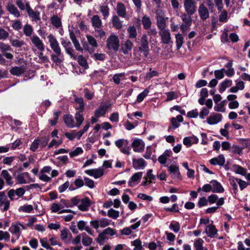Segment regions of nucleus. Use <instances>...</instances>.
Wrapping results in <instances>:
<instances>
[{
	"label": "nucleus",
	"mask_w": 250,
	"mask_h": 250,
	"mask_svg": "<svg viewBox=\"0 0 250 250\" xmlns=\"http://www.w3.org/2000/svg\"><path fill=\"white\" fill-rule=\"evenodd\" d=\"M86 38L87 42H83V47L84 50L87 51L89 54H93L98 46L97 42L95 38L91 35H87Z\"/></svg>",
	"instance_id": "nucleus-1"
},
{
	"label": "nucleus",
	"mask_w": 250,
	"mask_h": 250,
	"mask_svg": "<svg viewBox=\"0 0 250 250\" xmlns=\"http://www.w3.org/2000/svg\"><path fill=\"white\" fill-rule=\"evenodd\" d=\"M106 47L109 50L117 51L120 47V40L118 37L114 34L110 35L106 41Z\"/></svg>",
	"instance_id": "nucleus-2"
},
{
	"label": "nucleus",
	"mask_w": 250,
	"mask_h": 250,
	"mask_svg": "<svg viewBox=\"0 0 250 250\" xmlns=\"http://www.w3.org/2000/svg\"><path fill=\"white\" fill-rule=\"evenodd\" d=\"M147 37L146 34H143L138 42V49L143 52L144 54L146 57L148 54L149 46Z\"/></svg>",
	"instance_id": "nucleus-3"
},
{
	"label": "nucleus",
	"mask_w": 250,
	"mask_h": 250,
	"mask_svg": "<svg viewBox=\"0 0 250 250\" xmlns=\"http://www.w3.org/2000/svg\"><path fill=\"white\" fill-rule=\"evenodd\" d=\"M25 229L26 228L23 225L19 222H17L11 224L9 230L15 236L16 239H18L21 236V230Z\"/></svg>",
	"instance_id": "nucleus-4"
},
{
	"label": "nucleus",
	"mask_w": 250,
	"mask_h": 250,
	"mask_svg": "<svg viewBox=\"0 0 250 250\" xmlns=\"http://www.w3.org/2000/svg\"><path fill=\"white\" fill-rule=\"evenodd\" d=\"M111 221L105 218H102L100 219L92 220L90 222V225L96 230L100 227L105 228L110 225Z\"/></svg>",
	"instance_id": "nucleus-5"
},
{
	"label": "nucleus",
	"mask_w": 250,
	"mask_h": 250,
	"mask_svg": "<svg viewBox=\"0 0 250 250\" xmlns=\"http://www.w3.org/2000/svg\"><path fill=\"white\" fill-rule=\"evenodd\" d=\"M184 7L186 13L193 15L196 10V2L194 0H184Z\"/></svg>",
	"instance_id": "nucleus-6"
},
{
	"label": "nucleus",
	"mask_w": 250,
	"mask_h": 250,
	"mask_svg": "<svg viewBox=\"0 0 250 250\" xmlns=\"http://www.w3.org/2000/svg\"><path fill=\"white\" fill-rule=\"evenodd\" d=\"M32 44L38 50L43 51L44 50V45L42 41L36 34L33 35L30 37Z\"/></svg>",
	"instance_id": "nucleus-7"
},
{
	"label": "nucleus",
	"mask_w": 250,
	"mask_h": 250,
	"mask_svg": "<svg viewBox=\"0 0 250 250\" xmlns=\"http://www.w3.org/2000/svg\"><path fill=\"white\" fill-rule=\"evenodd\" d=\"M159 33L161 37V42L165 44L172 43L171 34L168 29L163 30L160 31Z\"/></svg>",
	"instance_id": "nucleus-8"
},
{
	"label": "nucleus",
	"mask_w": 250,
	"mask_h": 250,
	"mask_svg": "<svg viewBox=\"0 0 250 250\" xmlns=\"http://www.w3.org/2000/svg\"><path fill=\"white\" fill-rule=\"evenodd\" d=\"M143 172H138L134 173L129 179L128 184L129 186L133 187L140 182L143 176Z\"/></svg>",
	"instance_id": "nucleus-9"
},
{
	"label": "nucleus",
	"mask_w": 250,
	"mask_h": 250,
	"mask_svg": "<svg viewBox=\"0 0 250 250\" xmlns=\"http://www.w3.org/2000/svg\"><path fill=\"white\" fill-rule=\"evenodd\" d=\"M23 62L24 64L20 67H13L10 70L11 74L14 76H20L23 74L26 70V65L27 64L25 61H23Z\"/></svg>",
	"instance_id": "nucleus-10"
},
{
	"label": "nucleus",
	"mask_w": 250,
	"mask_h": 250,
	"mask_svg": "<svg viewBox=\"0 0 250 250\" xmlns=\"http://www.w3.org/2000/svg\"><path fill=\"white\" fill-rule=\"evenodd\" d=\"M47 39L48 40V42L49 43L50 48L53 51L61 49L58 41L53 34H50L47 36Z\"/></svg>",
	"instance_id": "nucleus-11"
},
{
	"label": "nucleus",
	"mask_w": 250,
	"mask_h": 250,
	"mask_svg": "<svg viewBox=\"0 0 250 250\" xmlns=\"http://www.w3.org/2000/svg\"><path fill=\"white\" fill-rule=\"evenodd\" d=\"M198 14L200 19L205 21L209 18V11L204 3L200 4L198 8Z\"/></svg>",
	"instance_id": "nucleus-12"
},
{
	"label": "nucleus",
	"mask_w": 250,
	"mask_h": 250,
	"mask_svg": "<svg viewBox=\"0 0 250 250\" xmlns=\"http://www.w3.org/2000/svg\"><path fill=\"white\" fill-rule=\"evenodd\" d=\"M145 146L144 142L139 139H135L132 143L133 150L137 152H142L144 150Z\"/></svg>",
	"instance_id": "nucleus-13"
},
{
	"label": "nucleus",
	"mask_w": 250,
	"mask_h": 250,
	"mask_svg": "<svg viewBox=\"0 0 250 250\" xmlns=\"http://www.w3.org/2000/svg\"><path fill=\"white\" fill-rule=\"evenodd\" d=\"M222 119V116L218 113H212L208 118L207 122L210 125H215L220 122Z\"/></svg>",
	"instance_id": "nucleus-14"
},
{
	"label": "nucleus",
	"mask_w": 250,
	"mask_h": 250,
	"mask_svg": "<svg viewBox=\"0 0 250 250\" xmlns=\"http://www.w3.org/2000/svg\"><path fill=\"white\" fill-rule=\"evenodd\" d=\"M171 176L175 179L181 180V176L179 172V169L176 165H171L168 167Z\"/></svg>",
	"instance_id": "nucleus-15"
},
{
	"label": "nucleus",
	"mask_w": 250,
	"mask_h": 250,
	"mask_svg": "<svg viewBox=\"0 0 250 250\" xmlns=\"http://www.w3.org/2000/svg\"><path fill=\"white\" fill-rule=\"evenodd\" d=\"M133 45V43L131 41L128 39L126 40L125 41L122 42L121 50L124 54L127 55L132 50Z\"/></svg>",
	"instance_id": "nucleus-16"
},
{
	"label": "nucleus",
	"mask_w": 250,
	"mask_h": 250,
	"mask_svg": "<svg viewBox=\"0 0 250 250\" xmlns=\"http://www.w3.org/2000/svg\"><path fill=\"white\" fill-rule=\"evenodd\" d=\"M116 10L117 16L122 18H126V9L124 4L122 2H118L116 8Z\"/></svg>",
	"instance_id": "nucleus-17"
},
{
	"label": "nucleus",
	"mask_w": 250,
	"mask_h": 250,
	"mask_svg": "<svg viewBox=\"0 0 250 250\" xmlns=\"http://www.w3.org/2000/svg\"><path fill=\"white\" fill-rule=\"evenodd\" d=\"M54 54L51 55V60L56 64H60L63 61L62 50L53 51Z\"/></svg>",
	"instance_id": "nucleus-18"
},
{
	"label": "nucleus",
	"mask_w": 250,
	"mask_h": 250,
	"mask_svg": "<svg viewBox=\"0 0 250 250\" xmlns=\"http://www.w3.org/2000/svg\"><path fill=\"white\" fill-rule=\"evenodd\" d=\"M85 173L91 176H93L97 179L104 175V171L101 168L86 170Z\"/></svg>",
	"instance_id": "nucleus-19"
},
{
	"label": "nucleus",
	"mask_w": 250,
	"mask_h": 250,
	"mask_svg": "<svg viewBox=\"0 0 250 250\" xmlns=\"http://www.w3.org/2000/svg\"><path fill=\"white\" fill-rule=\"evenodd\" d=\"M74 97L76 110L79 111H83L85 105L83 99L81 97H78L76 95H74Z\"/></svg>",
	"instance_id": "nucleus-20"
},
{
	"label": "nucleus",
	"mask_w": 250,
	"mask_h": 250,
	"mask_svg": "<svg viewBox=\"0 0 250 250\" xmlns=\"http://www.w3.org/2000/svg\"><path fill=\"white\" fill-rule=\"evenodd\" d=\"M111 21L114 28L117 30H122L123 27V21L120 20L119 16L116 15L113 16Z\"/></svg>",
	"instance_id": "nucleus-21"
},
{
	"label": "nucleus",
	"mask_w": 250,
	"mask_h": 250,
	"mask_svg": "<svg viewBox=\"0 0 250 250\" xmlns=\"http://www.w3.org/2000/svg\"><path fill=\"white\" fill-rule=\"evenodd\" d=\"M209 162L212 165L223 166L225 163V158L223 154H220L217 157L210 159Z\"/></svg>",
	"instance_id": "nucleus-22"
},
{
	"label": "nucleus",
	"mask_w": 250,
	"mask_h": 250,
	"mask_svg": "<svg viewBox=\"0 0 250 250\" xmlns=\"http://www.w3.org/2000/svg\"><path fill=\"white\" fill-rule=\"evenodd\" d=\"M133 167L135 169H143L146 166V162L143 158L132 159Z\"/></svg>",
	"instance_id": "nucleus-23"
},
{
	"label": "nucleus",
	"mask_w": 250,
	"mask_h": 250,
	"mask_svg": "<svg viewBox=\"0 0 250 250\" xmlns=\"http://www.w3.org/2000/svg\"><path fill=\"white\" fill-rule=\"evenodd\" d=\"M7 10L15 17L18 18L21 15L20 12L15 5L11 3H8L6 6Z\"/></svg>",
	"instance_id": "nucleus-24"
},
{
	"label": "nucleus",
	"mask_w": 250,
	"mask_h": 250,
	"mask_svg": "<svg viewBox=\"0 0 250 250\" xmlns=\"http://www.w3.org/2000/svg\"><path fill=\"white\" fill-rule=\"evenodd\" d=\"M212 186V191L216 193H221L224 192V189L221 184L216 180H212L210 181Z\"/></svg>",
	"instance_id": "nucleus-25"
},
{
	"label": "nucleus",
	"mask_w": 250,
	"mask_h": 250,
	"mask_svg": "<svg viewBox=\"0 0 250 250\" xmlns=\"http://www.w3.org/2000/svg\"><path fill=\"white\" fill-rule=\"evenodd\" d=\"M26 11L32 21H37L41 20L40 12L37 11H34L31 7L30 8L28 7V9H27Z\"/></svg>",
	"instance_id": "nucleus-26"
},
{
	"label": "nucleus",
	"mask_w": 250,
	"mask_h": 250,
	"mask_svg": "<svg viewBox=\"0 0 250 250\" xmlns=\"http://www.w3.org/2000/svg\"><path fill=\"white\" fill-rule=\"evenodd\" d=\"M90 205V201L87 197L82 199L81 204L78 206L79 209L81 211H86Z\"/></svg>",
	"instance_id": "nucleus-27"
},
{
	"label": "nucleus",
	"mask_w": 250,
	"mask_h": 250,
	"mask_svg": "<svg viewBox=\"0 0 250 250\" xmlns=\"http://www.w3.org/2000/svg\"><path fill=\"white\" fill-rule=\"evenodd\" d=\"M205 232L208 237L213 238L217 234V230L214 225L211 224L206 227Z\"/></svg>",
	"instance_id": "nucleus-28"
},
{
	"label": "nucleus",
	"mask_w": 250,
	"mask_h": 250,
	"mask_svg": "<svg viewBox=\"0 0 250 250\" xmlns=\"http://www.w3.org/2000/svg\"><path fill=\"white\" fill-rule=\"evenodd\" d=\"M63 120L67 126L70 128L76 127L73 117L71 115L66 114L63 116Z\"/></svg>",
	"instance_id": "nucleus-29"
},
{
	"label": "nucleus",
	"mask_w": 250,
	"mask_h": 250,
	"mask_svg": "<svg viewBox=\"0 0 250 250\" xmlns=\"http://www.w3.org/2000/svg\"><path fill=\"white\" fill-rule=\"evenodd\" d=\"M10 202L6 197L0 198V208L2 212L8 210L10 208Z\"/></svg>",
	"instance_id": "nucleus-30"
},
{
	"label": "nucleus",
	"mask_w": 250,
	"mask_h": 250,
	"mask_svg": "<svg viewBox=\"0 0 250 250\" xmlns=\"http://www.w3.org/2000/svg\"><path fill=\"white\" fill-rule=\"evenodd\" d=\"M75 119L76 127L79 128L84 121L83 111H77L75 114Z\"/></svg>",
	"instance_id": "nucleus-31"
},
{
	"label": "nucleus",
	"mask_w": 250,
	"mask_h": 250,
	"mask_svg": "<svg viewBox=\"0 0 250 250\" xmlns=\"http://www.w3.org/2000/svg\"><path fill=\"white\" fill-rule=\"evenodd\" d=\"M91 21L92 25L94 28L102 27V21L98 15H95L93 16L91 18Z\"/></svg>",
	"instance_id": "nucleus-32"
},
{
	"label": "nucleus",
	"mask_w": 250,
	"mask_h": 250,
	"mask_svg": "<svg viewBox=\"0 0 250 250\" xmlns=\"http://www.w3.org/2000/svg\"><path fill=\"white\" fill-rule=\"evenodd\" d=\"M16 3L21 10L28 9L30 6L28 2L25 0H16Z\"/></svg>",
	"instance_id": "nucleus-33"
},
{
	"label": "nucleus",
	"mask_w": 250,
	"mask_h": 250,
	"mask_svg": "<svg viewBox=\"0 0 250 250\" xmlns=\"http://www.w3.org/2000/svg\"><path fill=\"white\" fill-rule=\"evenodd\" d=\"M108 106L106 105H100L98 108L95 111V115L97 117L103 116L105 114Z\"/></svg>",
	"instance_id": "nucleus-34"
},
{
	"label": "nucleus",
	"mask_w": 250,
	"mask_h": 250,
	"mask_svg": "<svg viewBox=\"0 0 250 250\" xmlns=\"http://www.w3.org/2000/svg\"><path fill=\"white\" fill-rule=\"evenodd\" d=\"M1 175L5 179L6 183L8 185H12L13 182L12 177L7 170H3L1 172Z\"/></svg>",
	"instance_id": "nucleus-35"
},
{
	"label": "nucleus",
	"mask_w": 250,
	"mask_h": 250,
	"mask_svg": "<svg viewBox=\"0 0 250 250\" xmlns=\"http://www.w3.org/2000/svg\"><path fill=\"white\" fill-rule=\"evenodd\" d=\"M157 25L161 31L166 30V22L165 18L162 16H158L157 18Z\"/></svg>",
	"instance_id": "nucleus-36"
},
{
	"label": "nucleus",
	"mask_w": 250,
	"mask_h": 250,
	"mask_svg": "<svg viewBox=\"0 0 250 250\" xmlns=\"http://www.w3.org/2000/svg\"><path fill=\"white\" fill-rule=\"evenodd\" d=\"M25 177H29V174L27 172L18 175L16 177V179L20 184H26L27 182L25 179Z\"/></svg>",
	"instance_id": "nucleus-37"
},
{
	"label": "nucleus",
	"mask_w": 250,
	"mask_h": 250,
	"mask_svg": "<svg viewBox=\"0 0 250 250\" xmlns=\"http://www.w3.org/2000/svg\"><path fill=\"white\" fill-rule=\"evenodd\" d=\"M231 84L232 81L231 80H225L219 85V92L222 93L227 87L230 86Z\"/></svg>",
	"instance_id": "nucleus-38"
},
{
	"label": "nucleus",
	"mask_w": 250,
	"mask_h": 250,
	"mask_svg": "<svg viewBox=\"0 0 250 250\" xmlns=\"http://www.w3.org/2000/svg\"><path fill=\"white\" fill-rule=\"evenodd\" d=\"M23 32L26 37L30 38L33 33V28L30 24L27 23L23 26Z\"/></svg>",
	"instance_id": "nucleus-39"
},
{
	"label": "nucleus",
	"mask_w": 250,
	"mask_h": 250,
	"mask_svg": "<svg viewBox=\"0 0 250 250\" xmlns=\"http://www.w3.org/2000/svg\"><path fill=\"white\" fill-rule=\"evenodd\" d=\"M127 31L128 34V37L130 39H135L137 35V32L136 27L134 26H129L127 29Z\"/></svg>",
	"instance_id": "nucleus-40"
},
{
	"label": "nucleus",
	"mask_w": 250,
	"mask_h": 250,
	"mask_svg": "<svg viewBox=\"0 0 250 250\" xmlns=\"http://www.w3.org/2000/svg\"><path fill=\"white\" fill-rule=\"evenodd\" d=\"M204 240L201 238H199L195 240L193 244V246L195 250H204Z\"/></svg>",
	"instance_id": "nucleus-41"
},
{
	"label": "nucleus",
	"mask_w": 250,
	"mask_h": 250,
	"mask_svg": "<svg viewBox=\"0 0 250 250\" xmlns=\"http://www.w3.org/2000/svg\"><path fill=\"white\" fill-rule=\"evenodd\" d=\"M51 22L53 25L57 28H59L62 26L61 19L56 15H54L51 17Z\"/></svg>",
	"instance_id": "nucleus-42"
},
{
	"label": "nucleus",
	"mask_w": 250,
	"mask_h": 250,
	"mask_svg": "<svg viewBox=\"0 0 250 250\" xmlns=\"http://www.w3.org/2000/svg\"><path fill=\"white\" fill-rule=\"evenodd\" d=\"M82 235L83 236L82 244L84 246H89L92 243V239L87 236L85 233H83Z\"/></svg>",
	"instance_id": "nucleus-43"
},
{
	"label": "nucleus",
	"mask_w": 250,
	"mask_h": 250,
	"mask_svg": "<svg viewBox=\"0 0 250 250\" xmlns=\"http://www.w3.org/2000/svg\"><path fill=\"white\" fill-rule=\"evenodd\" d=\"M176 44L177 49H179L184 43V37L183 35L180 33L175 35Z\"/></svg>",
	"instance_id": "nucleus-44"
},
{
	"label": "nucleus",
	"mask_w": 250,
	"mask_h": 250,
	"mask_svg": "<svg viewBox=\"0 0 250 250\" xmlns=\"http://www.w3.org/2000/svg\"><path fill=\"white\" fill-rule=\"evenodd\" d=\"M78 63L84 69L88 68V65L86 59L82 55H79L77 57Z\"/></svg>",
	"instance_id": "nucleus-45"
},
{
	"label": "nucleus",
	"mask_w": 250,
	"mask_h": 250,
	"mask_svg": "<svg viewBox=\"0 0 250 250\" xmlns=\"http://www.w3.org/2000/svg\"><path fill=\"white\" fill-rule=\"evenodd\" d=\"M234 170L236 173L241 174L243 176L246 175L247 170L241 166L237 165H234L233 166Z\"/></svg>",
	"instance_id": "nucleus-46"
},
{
	"label": "nucleus",
	"mask_w": 250,
	"mask_h": 250,
	"mask_svg": "<svg viewBox=\"0 0 250 250\" xmlns=\"http://www.w3.org/2000/svg\"><path fill=\"white\" fill-rule=\"evenodd\" d=\"M142 21L143 27L145 29H148L150 28L151 25V21L148 17L144 16L142 18Z\"/></svg>",
	"instance_id": "nucleus-47"
},
{
	"label": "nucleus",
	"mask_w": 250,
	"mask_h": 250,
	"mask_svg": "<svg viewBox=\"0 0 250 250\" xmlns=\"http://www.w3.org/2000/svg\"><path fill=\"white\" fill-rule=\"evenodd\" d=\"M191 15L187 13H184L181 15V17L184 23H187L188 24H191L192 19Z\"/></svg>",
	"instance_id": "nucleus-48"
},
{
	"label": "nucleus",
	"mask_w": 250,
	"mask_h": 250,
	"mask_svg": "<svg viewBox=\"0 0 250 250\" xmlns=\"http://www.w3.org/2000/svg\"><path fill=\"white\" fill-rule=\"evenodd\" d=\"M100 11L102 14L104 19H106L109 15V9L107 5H102L100 7Z\"/></svg>",
	"instance_id": "nucleus-49"
},
{
	"label": "nucleus",
	"mask_w": 250,
	"mask_h": 250,
	"mask_svg": "<svg viewBox=\"0 0 250 250\" xmlns=\"http://www.w3.org/2000/svg\"><path fill=\"white\" fill-rule=\"evenodd\" d=\"M131 245L134 246L133 250H142V242L139 239H137L131 242Z\"/></svg>",
	"instance_id": "nucleus-50"
},
{
	"label": "nucleus",
	"mask_w": 250,
	"mask_h": 250,
	"mask_svg": "<svg viewBox=\"0 0 250 250\" xmlns=\"http://www.w3.org/2000/svg\"><path fill=\"white\" fill-rule=\"evenodd\" d=\"M37 139L39 141L40 147L41 148H42L47 146L49 140V138L48 137L43 136L40 139Z\"/></svg>",
	"instance_id": "nucleus-51"
},
{
	"label": "nucleus",
	"mask_w": 250,
	"mask_h": 250,
	"mask_svg": "<svg viewBox=\"0 0 250 250\" xmlns=\"http://www.w3.org/2000/svg\"><path fill=\"white\" fill-rule=\"evenodd\" d=\"M11 50L12 48L9 44L0 42V50L2 54Z\"/></svg>",
	"instance_id": "nucleus-52"
},
{
	"label": "nucleus",
	"mask_w": 250,
	"mask_h": 250,
	"mask_svg": "<svg viewBox=\"0 0 250 250\" xmlns=\"http://www.w3.org/2000/svg\"><path fill=\"white\" fill-rule=\"evenodd\" d=\"M33 209V206L31 205H24L21 206L19 209V211L23 212L29 213Z\"/></svg>",
	"instance_id": "nucleus-53"
},
{
	"label": "nucleus",
	"mask_w": 250,
	"mask_h": 250,
	"mask_svg": "<svg viewBox=\"0 0 250 250\" xmlns=\"http://www.w3.org/2000/svg\"><path fill=\"white\" fill-rule=\"evenodd\" d=\"M149 92V91L148 89H145L142 92L139 94L137 99V102L141 103L142 102L144 99L148 95Z\"/></svg>",
	"instance_id": "nucleus-54"
},
{
	"label": "nucleus",
	"mask_w": 250,
	"mask_h": 250,
	"mask_svg": "<svg viewBox=\"0 0 250 250\" xmlns=\"http://www.w3.org/2000/svg\"><path fill=\"white\" fill-rule=\"evenodd\" d=\"M83 153V149L80 147H76L74 150L70 151L69 153V156L71 157L77 156L80 154Z\"/></svg>",
	"instance_id": "nucleus-55"
},
{
	"label": "nucleus",
	"mask_w": 250,
	"mask_h": 250,
	"mask_svg": "<svg viewBox=\"0 0 250 250\" xmlns=\"http://www.w3.org/2000/svg\"><path fill=\"white\" fill-rule=\"evenodd\" d=\"M169 229L174 232L177 233L180 229V224L177 222H172L169 225Z\"/></svg>",
	"instance_id": "nucleus-56"
},
{
	"label": "nucleus",
	"mask_w": 250,
	"mask_h": 250,
	"mask_svg": "<svg viewBox=\"0 0 250 250\" xmlns=\"http://www.w3.org/2000/svg\"><path fill=\"white\" fill-rule=\"evenodd\" d=\"M115 144L117 147L121 149V148L123 147V146L128 145V141L127 140L123 139H119L115 141Z\"/></svg>",
	"instance_id": "nucleus-57"
},
{
	"label": "nucleus",
	"mask_w": 250,
	"mask_h": 250,
	"mask_svg": "<svg viewBox=\"0 0 250 250\" xmlns=\"http://www.w3.org/2000/svg\"><path fill=\"white\" fill-rule=\"evenodd\" d=\"M225 101H222L220 103L217 104L214 107L216 111L224 112L225 111Z\"/></svg>",
	"instance_id": "nucleus-58"
},
{
	"label": "nucleus",
	"mask_w": 250,
	"mask_h": 250,
	"mask_svg": "<svg viewBox=\"0 0 250 250\" xmlns=\"http://www.w3.org/2000/svg\"><path fill=\"white\" fill-rule=\"evenodd\" d=\"M107 215L111 218L116 219L119 216V212L111 208L107 211Z\"/></svg>",
	"instance_id": "nucleus-59"
},
{
	"label": "nucleus",
	"mask_w": 250,
	"mask_h": 250,
	"mask_svg": "<svg viewBox=\"0 0 250 250\" xmlns=\"http://www.w3.org/2000/svg\"><path fill=\"white\" fill-rule=\"evenodd\" d=\"M38 56L39 58L38 62L40 63H43L49 62L48 58L47 56L43 55L42 51L39 52L38 54Z\"/></svg>",
	"instance_id": "nucleus-60"
},
{
	"label": "nucleus",
	"mask_w": 250,
	"mask_h": 250,
	"mask_svg": "<svg viewBox=\"0 0 250 250\" xmlns=\"http://www.w3.org/2000/svg\"><path fill=\"white\" fill-rule=\"evenodd\" d=\"M66 53L70 56V57L73 60L77 59V55L75 54L74 50L73 49L72 46L70 47H67L65 49Z\"/></svg>",
	"instance_id": "nucleus-61"
},
{
	"label": "nucleus",
	"mask_w": 250,
	"mask_h": 250,
	"mask_svg": "<svg viewBox=\"0 0 250 250\" xmlns=\"http://www.w3.org/2000/svg\"><path fill=\"white\" fill-rule=\"evenodd\" d=\"M240 144L242 145V148L250 149V139H242L240 140Z\"/></svg>",
	"instance_id": "nucleus-62"
},
{
	"label": "nucleus",
	"mask_w": 250,
	"mask_h": 250,
	"mask_svg": "<svg viewBox=\"0 0 250 250\" xmlns=\"http://www.w3.org/2000/svg\"><path fill=\"white\" fill-rule=\"evenodd\" d=\"M92 58L95 61H104L105 58V55L104 53H94Z\"/></svg>",
	"instance_id": "nucleus-63"
},
{
	"label": "nucleus",
	"mask_w": 250,
	"mask_h": 250,
	"mask_svg": "<svg viewBox=\"0 0 250 250\" xmlns=\"http://www.w3.org/2000/svg\"><path fill=\"white\" fill-rule=\"evenodd\" d=\"M94 30L95 33L97 34V36L100 39H103L105 37L106 33L101 27L95 28Z\"/></svg>",
	"instance_id": "nucleus-64"
}]
</instances>
